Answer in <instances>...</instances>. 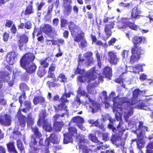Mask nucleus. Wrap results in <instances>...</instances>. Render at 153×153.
<instances>
[{
    "label": "nucleus",
    "mask_w": 153,
    "mask_h": 153,
    "mask_svg": "<svg viewBox=\"0 0 153 153\" xmlns=\"http://www.w3.org/2000/svg\"><path fill=\"white\" fill-rule=\"evenodd\" d=\"M140 46L134 45L131 48V52L132 54L140 56L143 53V50Z\"/></svg>",
    "instance_id": "6ab92c4d"
},
{
    "label": "nucleus",
    "mask_w": 153,
    "mask_h": 153,
    "mask_svg": "<svg viewBox=\"0 0 153 153\" xmlns=\"http://www.w3.org/2000/svg\"><path fill=\"white\" fill-rule=\"evenodd\" d=\"M56 81H48L46 82V84L49 88L57 87L60 85V84L55 82Z\"/></svg>",
    "instance_id": "4c0bfd02"
},
{
    "label": "nucleus",
    "mask_w": 153,
    "mask_h": 153,
    "mask_svg": "<svg viewBox=\"0 0 153 153\" xmlns=\"http://www.w3.org/2000/svg\"><path fill=\"white\" fill-rule=\"evenodd\" d=\"M68 27L74 42L79 43L85 39V33L79 27L72 21L68 23Z\"/></svg>",
    "instance_id": "20e7f679"
},
{
    "label": "nucleus",
    "mask_w": 153,
    "mask_h": 153,
    "mask_svg": "<svg viewBox=\"0 0 153 153\" xmlns=\"http://www.w3.org/2000/svg\"><path fill=\"white\" fill-rule=\"evenodd\" d=\"M46 111L42 110L39 114V118L44 120L46 117Z\"/></svg>",
    "instance_id": "3c124183"
},
{
    "label": "nucleus",
    "mask_w": 153,
    "mask_h": 153,
    "mask_svg": "<svg viewBox=\"0 0 153 153\" xmlns=\"http://www.w3.org/2000/svg\"><path fill=\"white\" fill-rule=\"evenodd\" d=\"M92 106L91 107V108L92 109L91 112L94 113L98 110L100 107V104L97 102L94 101V102L92 103Z\"/></svg>",
    "instance_id": "c9c22d12"
},
{
    "label": "nucleus",
    "mask_w": 153,
    "mask_h": 153,
    "mask_svg": "<svg viewBox=\"0 0 153 153\" xmlns=\"http://www.w3.org/2000/svg\"><path fill=\"white\" fill-rule=\"evenodd\" d=\"M39 30L42 31L47 35H50L55 31L54 28L51 25L48 24H44V25L40 28Z\"/></svg>",
    "instance_id": "4468645a"
},
{
    "label": "nucleus",
    "mask_w": 153,
    "mask_h": 153,
    "mask_svg": "<svg viewBox=\"0 0 153 153\" xmlns=\"http://www.w3.org/2000/svg\"><path fill=\"white\" fill-rule=\"evenodd\" d=\"M129 8H132L130 11L131 18L132 19H136L141 16L140 15L142 11L138 7V5L133 2L131 6Z\"/></svg>",
    "instance_id": "6e6552de"
},
{
    "label": "nucleus",
    "mask_w": 153,
    "mask_h": 153,
    "mask_svg": "<svg viewBox=\"0 0 153 153\" xmlns=\"http://www.w3.org/2000/svg\"><path fill=\"white\" fill-rule=\"evenodd\" d=\"M97 132H98L100 134H102V139L103 140L106 141H108L109 139V137H108V134L107 133H102L101 132L97 131Z\"/></svg>",
    "instance_id": "a19ab883"
},
{
    "label": "nucleus",
    "mask_w": 153,
    "mask_h": 153,
    "mask_svg": "<svg viewBox=\"0 0 153 153\" xmlns=\"http://www.w3.org/2000/svg\"><path fill=\"white\" fill-rule=\"evenodd\" d=\"M91 37L92 40V44L94 43L96 45L102 46L103 47L106 46V43H103L101 40H97L95 36L91 34Z\"/></svg>",
    "instance_id": "5701e85b"
},
{
    "label": "nucleus",
    "mask_w": 153,
    "mask_h": 153,
    "mask_svg": "<svg viewBox=\"0 0 153 153\" xmlns=\"http://www.w3.org/2000/svg\"><path fill=\"white\" fill-rule=\"evenodd\" d=\"M80 42H81L80 43L79 45V47L80 48L83 49L87 46V42L85 39Z\"/></svg>",
    "instance_id": "8fccbe9b"
},
{
    "label": "nucleus",
    "mask_w": 153,
    "mask_h": 153,
    "mask_svg": "<svg viewBox=\"0 0 153 153\" xmlns=\"http://www.w3.org/2000/svg\"><path fill=\"white\" fill-rule=\"evenodd\" d=\"M24 105L25 107L29 109H31L32 108L31 101L29 100H26L24 101Z\"/></svg>",
    "instance_id": "de8ad7c7"
},
{
    "label": "nucleus",
    "mask_w": 153,
    "mask_h": 153,
    "mask_svg": "<svg viewBox=\"0 0 153 153\" xmlns=\"http://www.w3.org/2000/svg\"><path fill=\"white\" fill-rule=\"evenodd\" d=\"M36 33H37L36 35V36H37V40L39 42L43 43L44 42V38L42 32L41 30H39V28L35 27L33 33V36L35 35Z\"/></svg>",
    "instance_id": "f3484780"
},
{
    "label": "nucleus",
    "mask_w": 153,
    "mask_h": 153,
    "mask_svg": "<svg viewBox=\"0 0 153 153\" xmlns=\"http://www.w3.org/2000/svg\"><path fill=\"white\" fill-rule=\"evenodd\" d=\"M102 74L107 77H111L112 75L111 68L108 66L105 67L103 70Z\"/></svg>",
    "instance_id": "cd10ccee"
},
{
    "label": "nucleus",
    "mask_w": 153,
    "mask_h": 153,
    "mask_svg": "<svg viewBox=\"0 0 153 153\" xmlns=\"http://www.w3.org/2000/svg\"><path fill=\"white\" fill-rule=\"evenodd\" d=\"M79 67H81V66L77 65L76 69L74 73L75 74H81L84 72V70H82L80 68H79Z\"/></svg>",
    "instance_id": "052dcab7"
},
{
    "label": "nucleus",
    "mask_w": 153,
    "mask_h": 153,
    "mask_svg": "<svg viewBox=\"0 0 153 153\" xmlns=\"http://www.w3.org/2000/svg\"><path fill=\"white\" fill-rule=\"evenodd\" d=\"M78 146L79 149L82 150V153H89L90 151L93 152V150L88 148L86 145L79 144Z\"/></svg>",
    "instance_id": "2f4dec72"
},
{
    "label": "nucleus",
    "mask_w": 153,
    "mask_h": 153,
    "mask_svg": "<svg viewBox=\"0 0 153 153\" xmlns=\"http://www.w3.org/2000/svg\"><path fill=\"white\" fill-rule=\"evenodd\" d=\"M53 4L51 6H49L48 7L47 13L44 17L45 20L46 21H49L51 19L52 16L51 12L53 10Z\"/></svg>",
    "instance_id": "a878e982"
},
{
    "label": "nucleus",
    "mask_w": 153,
    "mask_h": 153,
    "mask_svg": "<svg viewBox=\"0 0 153 153\" xmlns=\"http://www.w3.org/2000/svg\"><path fill=\"white\" fill-rule=\"evenodd\" d=\"M80 99L79 97L77 96L76 99L73 103V105L74 106H76V107H78L81 104Z\"/></svg>",
    "instance_id": "37998d69"
},
{
    "label": "nucleus",
    "mask_w": 153,
    "mask_h": 153,
    "mask_svg": "<svg viewBox=\"0 0 153 153\" xmlns=\"http://www.w3.org/2000/svg\"><path fill=\"white\" fill-rule=\"evenodd\" d=\"M16 145L20 153H24L25 152V147L22 142L19 139L17 141Z\"/></svg>",
    "instance_id": "7c9ffc66"
},
{
    "label": "nucleus",
    "mask_w": 153,
    "mask_h": 153,
    "mask_svg": "<svg viewBox=\"0 0 153 153\" xmlns=\"http://www.w3.org/2000/svg\"><path fill=\"white\" fill-rule=\"evenodd\" d=\"M13 22L12 20H7L5 24L6 27L8 28L10 27L13 25Z\"/></svg>",
    "instance_id": "13d9d810"
},
{
    "label": "nucleus",
    "mask_w": 153,
    "mask_h": 153,
    "mask_svg": "<svg viewBox=\"0 0 153 153\" xmlns=\"http://www.w3.org/2000/svg\"><path fill=\"white\" fill-rule=\"evenodd\" d=\"M31 129L34 134L31 135L30 141L31 140V136L32 135H33L34 137H35L36 138V140L37 141V140H36L37 138L40 139H41L40 138L42 137V135L41 132L39 131L38 128L36 126H35L32 128Z\"/></svg>",
    "instance_id": "b1692460"
},
{
    "label": "nucleus",
    "mask_w": 153,
    "mask_h": 153,
    "mask_svg": "<svg viewBox=\"0 0 153 153\" xmlns=\"http://www.w3.org/2000/svg\"><path fill=\"white\" fill-rule=\"evenodd\" d=\"M117 41V39L114 38H111L108 42V45L109 46L113 45Z\"/></svg>",
    "instance_id": "774afa93"
},
{
    "label": "nucleus",
    "mask_w": 153,
    "mask_h": 153,
    "mask_svg": "<svg viewBox=\"0 0 153 153\" xmlns=\"http://www.w3.org/2000/svg\"><path fill=\"white\" fill-rule=\"evenodd\" d=\"M143 136L142 132H139V133L137 135V144L138 148L140 149L144 147V144L145 143V141L142 138Z\"/></svg>",
    "instance_id": "a211bd4d"
},
{
    "label": "nucleus",
    "mask_w": 153,
    "mask_h": 153,
    "mask_svg": "<svg viewBox=\"0 0 153 153\" xmlns=\"http://www.w3.org/2000/svg\"><path fill=\"white\" fill-rule=\"evenodd\" d=\"M93 53L91 51H88L84 54V57L86 59L92 58Z\"/></svg>",
    "instance_id": "0e129e2a"
},
{
    "label": "nucleus",
    "mask_w": 153,
    "mask_h": 153,
    "mask_svg": "<svg viewBox=\"0 0 153 153\" xmlns=\"http://www.w3.org/2000/svg\"><path fill=\"white\" fill-rule=\"evenodd\" d=\"M43 128L47 131L51 132L52 130L51 125L49 124L46 120H44L43 122Z\"/></svg>",
    "instance_id": "c85d7f7f"
},
{
    "label": "nucleus",
    "mask_w": 153,
    "mask_h": 153,
    "mask_svg": "<svg viewBox=\"0 0 153 153\" xmlns=\"http://www.w3.org/2000/svg\"><path fill=\"white\" fill-rule=\"evenodd\" d=\"M57 110L63 111L67 107L65 105V104L64 103H61L58 105L57 106Z\"/></svg>",
    "instance_id": "864d4df0"
},
{
    "label": "nucleus",
    "mask_w": 153,
    "mask_h": 153,
    "mask_svg": "<svg viewBox=\"0 0 153 153\" xmlns=\"http://www.w3.org/2000/svg\"><path fill=\"white\" fill-rule=\"evenodd\" d=\"M39 144H38V141L36 140V138L33 135L31 136V140L29 143V146L30 150L28 153H38L40 148Z\"/></svg>",
    "instance_id": "1a4fd4ad"
},
{
    "label": "nucleus",
    "mask_w": 153,
    "mask_h": 153,
    "mask_svg": "<svg viewBox=\"0 0 153 153\" xmlns=\"http://www.w3.org/2000/svg\"><path fill=\"white\" fill-rule=\"evenodd\" d=\"M140 91L139 89H135L133 92V97L131 98L125 97L120 98L118 97H114L113 99L114 105L117 108H120L125 110L129 108L131 105L135 104V101L134 99L138 97Z\"/></svg>",
    "instance_id": "f257e3e1"
},
{
    "label": "nucleus",
    "mask_w": 153,
    "mask_h": 153,
    "mask_svg": "<svg viewBox=\"0 0 153 153\" xmlns=\"http://www.w3.org/2000/svg\"><path fill=\"white\" fill-rule=\"evenodd\" d=\"M6 146L7 151L9 153H18L14 141H10L6 144Z\"/></svg>",
    "instance_id": "aec40b11"
},
{
    "label": "nucleus",
    "mask_w": 153,
    "mask_h": 153,
    "mask_svg": "<svg viewBox=\"0 0 153 153\" xmlns=\"http://www.w3.org/2000/svg\"><path fill=\"white\" fill-rule=\"evenodd\" d=\"M63 142L65 144H67L72 140L73 136L68 132L64 134Z\"/></svg>",
    "instance_id": "c756f323"
},
{
    "label": "nucleus",
    "mask_w": 153,
    "mask_h": 153,
    "mask_svg": "<svg viewBox=\"0 0 153 153\" xmlns=\"http://www.w3.org/2000/svg\"><path fill=\"white\" fill-rule=\"evenodd\" d=\"M28 40V37L26 35L23 34L20 36L17 42L19 49L21 50H22L23 46L26 44Z\"/></svg>",
    "instance_id": "2eb2a0df"
},
{
    "label": "nucleus",
    "mask_w": 153,
    "mask_h": 153,
    "mask_svg": "<svg viewBox=\"0 0 153 153\" xmlns=\"http://www.w3.org/2000/svg\"><path fill=\"white\" fill-rule=\"evenodd\" d=\"M56 67V65L55 63H52L50 64L49 68L48 71H55V68Z\"/></svg>",
    "instance_id": "bf43d9fd"
},
{
    "label": "nucleus",
    "mask_w": 153,
    "mask_h": 153,
    "mask_svg": "<svg viewBox=\"0 0 153 153\" xmlns=\"http://www.w3.org/2000/svg\"><path fill=\"white\" fill-rule=\"evenodd\" d=\"M96 67H93L88 71L86 72L83 75L79 76L77 78V80L81 83H83L87 81L89 83L91 81L94 80L97 78V75L98 74L96 72L97 70H95Z\"/></svg>",
    "instance_id": "423d86ee"
},
{
    "label": "nucleus",
    "mask_w": 153,
    "mask_h": 153,
    "mask_svg": "<svg viewBox=\"0 0 153 153\" xmlns=\"http://www.w3.org/2000/svg\"><path fill=\"white\" fill-rule=\"evenodd\" d=\"M37 74L38 76L40 77H42L44 76L45 74V72L44 70L42 69H39L37 72Z\"/></svg>",
    "instance_id": "338daca9"
},
{
    "label": "nucleus",
    "mask_w": 153,
    "mask_h": 153,
    "mask_svg": "<svg viewBox=\"0 0 153 153\" xmlns=\"http://www.w3.org/2000/svg\"><path fill=\"white\" fill-rule=\"evenodd\" d=\"M130 18L127 17H121L118 22L117 27L120 29H122L126 34V36L128 39L131 36V31L130 30H126L127 27L130 29L135 30L138 31L140 29V27L134 23L129 21Z\"/></svg>",
    "instance_id": "7ed1b4c3"
},
{
    "label": "nucleus",
    "mask_w": 153,
    "mask_h": 153,
    "mask_svg": "<svg viewBox=\"0 0 153 153\" xmlns=\"http://www.w3.org/2000/svg\"><path fill=\"white\" fill-rule=\"evenodd\" d=\"M64 125L63 121H56L53 123V128L56 131H60Z\"/></svg>",
    "instance_id": "393cba45"
},
{
    "label": "nucleus",
    "mask_w": 153,
    "mask_h": 153,
    "mask_svg": "<svg viewBox=\"0 0 153 153\" xmlns=\"http://www.w3.org/2000/svg\"><path fill=\"white\" fill-rule=\"evenodd\" d=\"M115 21H112L109 22V23L105 24V25L104 31L107 36L106 39L111 36L112 35V31L111 30L114 27Z\"/></svg>",
    "instance_id": "ddd939ff"
},
{
    "label": "nucleus",
    "mask_w": 153,
    "mask_h": 153,
    "mask_svg": "<svg viewBox=\"0 0 153 153\" xmlns=\"http://www.w3.org/2000/svg\"><path fill=\"white\" fill-rule=\"evenodd\" d=\"M60 23V26L61 28L65 27L68 23L67 20L64 18L61 19Z\"/></svg>",
    "instance_id": "49530a36"
},
{
    "label": "nucleus",
    "mask_w": 153,
    "mask_h": 153,
    "mask_svg": "<svg viewBox=\"0 0 153 153\" xmlns=\"http://www.w3.org/2000/svg\"><path fill=\"white\" fill-rule=\"evenodd\" d=\"M58 78L61 79V80L60 82L64 83H65L68 81V79L67 77H66L65 74L63 73H61L59 74L58 76Z\"/></svg>",
    "instance_id": "58836bf2"
},
{
    "label": "nucleus",
    "mask_w": 153,
    "mask_h": 153,
    "mask_svg": "<svg viewBox=\"0 0 153 153\" xmlns=\"http://www.w3.org/2000/svg\"><path fill=\"white\" fill-rule=\"evenodd\" d=\"M140 56L132 54L130 58V62L132 64L137 62L140 59Z\"/></svg>",
    "instance_id": "72a5a7b5"
},
{
    "label": "nucleus",
    "mask_w": 153,
    "mask_h": 153,
    "mask_svg": "<svg viewBox=\"0 0 153 153\" xmlns=\"http://www.w3.org/2000/svg\"><path fill=\"white\" fill-rule=\"evenodd\" d=\"M68 133H70L73 136L75 134H77V130L75 127L73 126L70 127L68 128Z\"/></svg>",
    "instance_id": "ea45409f"
},
{
    "label": "nucleus",
    "mask_w": 153,
    "mask_h": 153,
    "mask_svg": "<svg viewBox=\"0 0 153 153\" xmlns=\"http://www.w3.org/2000/svg\"><path fill=\"white\" fill-rule=\"evenodd\" d=\"M125 130L124 129L121 131H119L118 134H112L111 136V140L112 143L117 147L124 146L125 144V142L123 140H125L126 138V136L124 138H123L122 137Z\"/></svg>",
    "instance_id": "0eeeda50"
},
{
    "label": "nucleus",
    "mask_w": 153,
    "mask_h": 153,
    "mask_svg": "<svg viewBox=\"0 0 153 153\" xmlns=\"http://www.w3.org/2000/svg\"><path fill=\"white\" fill-rule=\"evenodd\" d=\"M146 41V38L143 36H135L132 39L134 45L140 46L143 41Z\"/></svg>",
    "instance_id": "412c9836"
},
{
    "label": "nucleus",
    "mask_w": 153,
    "mask_h": 153,
    "mask_svg": "<svg viewBox=\"0 0 153 153\" xmlns=\"http://www.w3.org/2000/svg\"><path fill=\"white\" fill-rule=\"evenodd\" d=\"M18 123H19V125L22 127H24L26 126V117L25 116H22L17 117Z\"/></svg>",
    "instance_id": "bb28decb"
},
{
    "label": "nucleus",
    "mask_w": 153,
    "mask_h": 153,
    "mask_svg": "<svg viewBox=\"0 0 153 153\" xmlns=\"http://www.w3.org/2000/svg\"><path fill=\"white\" fill-rule=\"evenodd\" d=\"M133 2H130L128 3H124L123 2H121L119 4V6L123 7H126L129 8L131 6Z\"/></svg>",
    "instance_id": "a18cd8bd"
},
{
    "label": "nucleus",
    "mask_w": 153,
    "mask_h": 153,
    "mask_svg": "<svg viewBox=\"0 0 153 153\" xmlns=\"http://www.w3.org/2000/svg\"><path fill=\"white\" fill-rule=\"evenodd\" d=\"M22 98H23L24 100H25L27 98V97L26 95V93L25 91H23V94H21L19 97V100L20 103L21 107L22 106L23 103L22 99Z\"/></svg>",
    "instance_id": "79ce46f5"
},
{
    "label": "nucleus",
    "mask_w": 153,
    "mask_h": 153,
    "mask_svg": "<svg viewBox=\"0 0 153 153\" xmlns=\"http://www.w3.org/2000/svg\"><path fill=\"white\" fill-rule=\"evenodd\" d=\"M123 78L121 77V78H117L116 80H115V82L120 84H123L122 86V87H123L124 88H125V85L123 84Z\"/></svg>",
    "instance_id": "e2e57ef3"
},
{
    "label": "nucleus",
    "mask_w": 153,
    "mask_h": 153,
    "mask_svg": "<svg viewBox=\"0 0 153 153\" xmlns=\"http://www.w3.org/2000/svg\"><path fill=\"white\" fill-rule=\"evenodd\" d=\"M25 28L27 29L30 30L32 27V24L29 21L25 22Z\"/></svg>",
    "instance_id": "603ef678"
},
{
    "label": "nucleus",
    "mask_w": 153,
    "mask_h": 153,
    "mask_svg": "<svg viewBox=\"0 0 153 153\" xmlns=\"http://www.w3.org/2000/svg\"><path fill=\"white\" fill-rule=\"evenodd\" d=\"M85 61V59L81 57V55H79L78 58V65L81 66V65H83Z\"/></svg>",
    "instance_id": "6e6d98bb"
},
{
    "label": "nucleus",
    "mask_w": 153,
    "mask_h": 153,
    "mask_svg": "<svg viewBox=\"0 0 153 153\" xmlns=\"http://www.w3.org/2000/svg\"><path fill=\"white\" fill-rule=\"evenodd\" d=\"M18 53L15 51H10L7 54L6 59L10 65H13L17 60Z\"/></svg>",
    "instance_id": "9b49d317"
},
{
    "label": "nucleus",
    "mask_w": 153,
    "mask_h": 153,
    "mask_svg": "<svg viewBox=\"0 0 153 153\" xmlns=\"http://www.w3.org/2000/svg\"><path fill=\"white\" fill-rule=\"evenodd\" d=\"M47 59V58H46L44 60H41L40 62L41 65L44 68L48 67L49 65V64L46 62Z\"/></svg>",
    "instance_id": "09e8293b"
},
{
    "label": "nucleus",
    "mask_w": 153,
    "mask_h": 153,
    "mask_svg": "<svg viewBox=\"0 0 153 153\" xmlns=\"http://www.w3.org/2000/svg\"><path fill=\"white\" fill-rule=\"evenodd\" d=\"M50 141L53 144H58L59 143L57 136L54 133L51 134L49 137L46 138L45 141H43V138H41L39 141V145L42 147L43 151L45 153H49V150Z\"/></svg>",
    "instance_id": "39448f33"
},
{
    "label": "nucleus",
    "mask_w": 153,
    "mask_h": 153,
    "mask_svg": "<svg viewBox=\"0 0 153 153\" xmlns=\"http://www.w3.org/2000/svg\"><path fill=\"white\" fill-rule=\"evenodd\" d=\"M63 13L67 15H69L72 11V6L71 4L72 3V0H63Z\"/></svg>",
    "instance_id": "f8f14e48"
},
{
    "label": "nucleus",
    "mask_w": 153,
    "mask_h": 153,
    "mask_svg": "<svg viewBox=\"0 0 153 153\" xmlns=\"http://www.w3.org/2000/svg\"><path fill=\"white\" fill-rule=\"evenodd\" d=\"M10 117L7 114H5L0 117V123L1 124L5 126L10 125L11 124Z\"/></svg>",
    "instance_id": "dca6fc26"
},
{
    "label": "nucleus",
    "mask_w": 153,
    "mask_h": 153,
    "mask_svg": "<svg viewBox=\"0 0 153 153\" xmlns=\"http://www.w3.org/2000/svg\"><path fill=\"white\" fill-rule=\"evenodd\" d=\"M117 53L114 51H109L108 53V61L112 65H116L119 61Z\"/></svg>",
    "instance_id": "9d476101"
},
{
    "label": "nucleus",
    "mask_w": 153,
    "mask_h": 153,
    "mask_svg": "<svg viewBox=\"0 0 153 153\" xmlns=\"http://www.w3.org/2000/svg\"><path fill=\"white\" fill-rule=\"evenodd\" d=\"M9 33L5 32L3 34V39L4 42H7L9 38Z\"/></svg>",
    "instance_id": "4d7b16f0"
},
{
    "label": "nucleus",
    "mask_w": 153,
    "mask_h": 153,
    "mask_svg": "<svg viewBox=\"0 0 153 153\" xmlns=\"http://www.w3.org/2000/svg\"><path fill=\"white\" fill-rule=\"evenodd\" d=\"M35 58V56L33 53L28 52L24 54L20 60L21 67L29 74L33 73L36 71L37 67L35 64L32 63L30 65V63L33 62Z\"/></svg>",
    "instance_id": "f03ea898"
},
{
    "label": "nucleus",
    "mask_w": 153,
    "mask_h": 153,
    "mask_svg": "<svg viewBox=\"0 0 153 153\" xmlns=\"http://www.w3.org/2000/svg\"><path fill=\"white\" fill-rule=\"evenodd\" d=\"M11 33L13 34H15L17 31V30L15 24H13L11 27L10 28Z\"/></svg>",
    "instance_id": "69168bd1"
},
{
    "label": "nucleus",
    "mask_w": 153,
    "mask_h": 153,
    "mask_svg": "<svg viewBox=\"0 0 153 153\" xmlns=\"http://www.w3.org/2000/svg\"><path fill=\"white\" fill-rule=\"evenodd\" d=\"M40 96L36 95L34 97L33 100V102L35 105H36L39 102Z\"/></svg>",
    "instance_id": "680f3d73"
},
{
    "label": "nucleus",
    "mask_w": 153,
    "mask_h": 153,
    "mask_svg": "<svg viewBox=\"0 0 153 153\" xmlns=\"http://www.w3.org/2000/svg\"><path fill=\"white\" fill-rule=\"evenodd\" d=\"M72 121L74 123L77 124H82L84 123V120L81 117L77 116L73 117Z\"/></svg>",
    "instance_id": "f704fd0d"
},
{
    "label": "nucleus",
    "mask_w": 153,
    "mask_h": 153,
    "mask_svg": "<svg viewBox=\"0 0 153 153\" xmlns=\"http://www.w3.org/2000/svg\"><path fill=\"white\" fill-rule=\"evenodd\" d=\"M53 71H48V74L47 75V77L48 78H52L53 80L54 81H56L57 80V79L56 76L53 72Z\"/></svg>",
    "instance_id": "c03bdc74"
},
{
    "label": "nucleus",
    "mask_w": 153,
    "mask_h": 153,
    "mask_svg": "<svg viewBox=\"0 0 153 153\" xmlns=\"http://www.w3.org/2000/svg\"><path fill=\"white\" fill-rule=\"evenodd\" d=\"M33 1L30 2V4L26 7L25 10L24 12V14L25 16L29 15L34 13V10L33 7Z\"/></svg>",
    "instance_id": "4be33fe9"
},
{
    "label": "nucleus",
    "mask_w": 153,
    "mask_h": 153,
    "mask_svg": "<svg viewBox=\"0 0 153 153\" xmlns=\"http://www.w3.org/2000/svg\"><path fill=\"white\" fill-rule=\"evenodd\" d=\"M78 91L79 93L83 97H88V95L89 94V93H87L84 90H82L81 88H79Z\"/></svg>",
    "instance_id": "5fc2aeb1"
},
{
    "label": "nucleus",
    "mask_w": 153,
    "mask_h": 153,
    "mask_svg": "<svg viewBox=\"0 0 153 153\" xmlns=\"http://www.w3.org/2000/svg\"><path fill=\"white\" fill-rule=\"evenodd\" d=\"M139 124L138 125V130H140V132H143V135L144 134L145 131H148V127L147 126H143L144 123L143 122L139 121Z\"/></svg>",
    "instance_id": "473e14b6"
},
{
    "label": "nucleus",
    "mask_w": 153,
    "mask_h": 153,
    "mask_svg": "<svg viewBox=\"0 0 153 153\" xmlns=\"http://www.w3.org/2000/svg\"><path fill=\"white\" fill-rule=\"evenodd\" d=\"M88 137L92 142L97 143L99 142V141L95 134L92 133H90L88 134Z\"/></svg>",
    "instance_id": "e433bc0d"
}]
</instances>
